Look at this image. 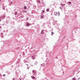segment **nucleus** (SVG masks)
Returning a JSON list of instances; mask_svg holds the SVG:
<instances>
[{
	"label": "nucleus",
	"mask_w": 80,
	"mask_h": 80,
	"mask_svg": "<svg viewBox=\"0 0 80 80\" xmlns=\"http://www.w3.org/2000/svg\"><path fill=\"white\" fill-rule=\"evenodd\" d=\"M54 15H58V16H59V15H60V13L59 12H54Z\"/></svg>",
	"instance_id": "f257e3e1"
},
{
	"label": "nucleus",
	"mask_w": 80,
	"mask_h": 80,
	"mask_svg": "<svg viewBox=\"0 0 80 80\" xmlns=\"http://www.w3.org/2000/svg\"><path fill=\"white\" fill-rule=\"evenodd\" d=\"M32 73L33 74V75H36V72H35V71L34 70H32Z\"/></svg>",
	"instance_id": "f03ea898"
},
{
	"label": "nucleus",
	"mask_w": 80,
	"mask_h": 80,
	"mask_svg": "<svg viewBox=\"0 0 80 80\" xmlns=\"http://www.w3.org/2000/svg\"><path fill=\"white\" fill-rule=\"evenodd\" d=\"M26 26H29L30 25V24H29L28 22L26 23Z\"/></svg>",
	"instance_id": "7ed1b4c3"
},
{
	"label": "nucleus",
	"mask_w": 80,
	"mask_h": 80,
	"mask_svg": "<svg viewBox=\"0 0 80 80\" xmlns=\"http://www.w3.org/2000/svg\"><path fill=\"white\" fill-rule=\"evenodd\" d=\"M41 18H44V16L43 15H42L41 16Z\"/></svg>",
	"instance_id": "20e7f679"
},
{
	"label": "nucleus",
	"mask_w": 80,
	"mask_h": 80,
	"mask_svg": "<svg viewBox=\"0 0 80 80\" xmlns=\"http://www.w3.org/2000/svg\"><path fill=\"white\" fill-rule=\"evenodd\" d=\"M42 13L43 14V13H45V11L44 10H42Z\"/></svg>",
	"instance_id": "39448f33"
},
{
	"label": "nucleus",
	"mask_w": 80,
	"mask_h": 80,
	"mask_svg": "<svg viewBox=\"0 0 80 80\" xmlns=\"http://www.w3.org/2000/svg\"><path fill=\"white\" fill-rule=\"evenodd\" d=\"M31 78H32V79H35V78L34 77V76H32Z\"/></svg>",
	"instance_id": "423d86ee"
},
{
	"label": "nucleus",
	"mask_w": 80,
	"mask_h": 80,
	"mask_svg": "<svg viewBox=\"0 0 80 80\" xmlns=\"http://www.w3.org/2000/svg\"><path fill=\"white\" fill-rule=\"evenodd\" d=\"M38 63V62H36L35 63V65H37Z\"/></svg>",
	"instance_id": "0eeeda50"
},
{
	"label": "nucleus",
	"mask_w": 80,
	"mask_h": 80,
	"mask_svg": "<svg viewBox=\"0 0 80 80\" xmlns=\"http://www.w3.org/2000/svg\"><path fill=\"white\" fill-rule=\"evenodd\" d=\"M43 33V30H42L41 33V34H42V33Z\"/></svg>",
	"instance_id": "6e6552de"
},
{
	"label": "nucleus",
	"mask_w": 80,
	"mask_h": 80,
	"mask_svg": "<svg viewBox=\"0 0 80 80\" xmlns=\"http://www.w3.org/2000/svg\"><path fill=\"white\" fill-rule=\"evenodd\" d=\"M54 33H53V32H52V33H51V35H53Z\"/></svg>",
	"instance_id": "1a4fd4ad"
},
{
	"label": "nucleus",
	"mask_w": 80,
	"mask_h": 80,
	"mask_svg": "<svg viewBox=\"0 0 80 80\" xmlns=\"http://www.w3.org/2000/svg\"><path fill=\"white\" fill-rule=\"evenodd\" d=\"M24 8L25 9H26L27 8V7L25 6H24Z\"/></svg>",
	"instance_id": "9d476101"
},
{
	"label": "nucleus",
	"mask_w": 80,
	"mask_h": 80,
	"mask_svg": "<svg viewBox=\"0 0 80 80\" xmlns=\"http://www.w3.org/2000/svg\"><path fill=\"white\" fill-rule=\"evenodd\" d=\"M47 12H48L49 11V9H48L46 10Z\"/></svg>",
	"instance_id": "9b49d317"
},
{
	"label": "nucleus",
	"mask_w": 80,
	"mask_h": 80,
	"mask_svg": "<svg viewBox=\"0 0 80 80\" xmlns=\"http://www.w3.org/2000/svg\"><path fill=\"white\" fill-rule=\"evenodd\" d=\"M75 78H72V80H75Z\"/></svg>",
	"instance_id": "f8f14e48"
},
{
	"label": "nucleus",
	"mask_w": 80,
	"mask_h": 80,
	"mask_svg": "<svg viewBox=\"0 0 80 80\" xmlns=\"http://www.w3.org/2000/svg\"><path fill=\"white\" fill-rule=\"evenodd\" d=\"M38 3H40V1H38Z\"/></svg>",
	"instance_id": "ddd939ff"
},
{
	"label": "nucleus",
	"mask_w": 80,
	"mask_h": 80,
	"mask_svg": "<svg viewBox=\"0 0 80 80\" xmlns=\"http://www.w3.org/2000/svg\"><path fill=\"white\" fill-rule=\"evenodd\" d=\"M69 4H71V3H72L71 2H69Z\"/></svg>",
	"instance_id": "4468645a"
},
{
	"label": "nucleus",
	"mask_w": 80,
	"mask_h": 80,
	"mask_svg": "<svg viewBox=\"0 0 80 80\" xmlns=\"http://www.w3.org/2000/svg\"><path fill=\"white\" fill-rule=\"evenodd\" d=\"M78 80H80V78L78 79Z\"/></svg>",
	"instance_id": "2eb2a0df"
},
{
	"label": "nucleus",
	"mask_w": 80,
	"mask_h": 80,
	"mask_svg": "<svg viewBox=\"0 0 80 80\" xmlns=\"http://www.w3.org/2000/svg\"><path fill=\"white\" fill-rule=\"evenodd\" d=\"M17 12H16V15H17Z\"/></svg>",
	"instance_id": "dca6fc26"
},
{
	"label": "nucleus",
	"mask_w": 80,
	"mask_h": 80,
	"mask_svg": "<svg viewBox=\"0 0 80 80\" xmlns=\"http://www.w3.org/2000/svg\"><path fill=\"white\" fill-rule=\"evenodd\" d=\"M3 76H5V74H4L3 75Z\"/></svg>",
	"instance_id": "f3484780"
},
{
	"label": "nucleus",
	"mask_w": 80,
	"mask_h": 80,
	"mask_svg": "<svg viewBox=\"0 0 80 80\" xmlns=\"http://www.w3.org/2000/svg\"><path fill=\"white\" fill-rule=\"evenodd\" d=\"M13 80H15V79L13 78Z\"/></svg>",
	"instance_id": "a211bd4d"
},
{
	"label": "nucleus",
	"mask_w": 80,
	"mask_h": 80,
	"mask_svg": "<svg viewBox=\"0 0 80 80\" xmlns=\"http://www.w3.org/2000/svg\"><path fill=\"white\" fill-rule=\"evenodd\" d=\"M1 21V19H0V21Z\"/></svg>",
	"instance_id": "6ab92c4d"
},
{
	"label": "nucleus",
	"mask_w": 80,
	"mask_h": 80,
	"mask_svg": "<svg viewBox=\"0 0 80 80\" xmlns=\"http://www.w3.org/2000/svg\"><path fill=\"white\" fill-rule=\"evenodd\" d=\"M27 19L28 20V18H27Z\"/></svg>",
	"instance_id": "aec40b11"
},
{
	"label": "nucleus",
	"mask_w": 80,
	"mask_h": 80,
	"mask_svg": "<svg viewBox=\"0 0 80 80\" xmlns=\"http://www.w3.org/2000/svg\"><path fill=\"white\" fill-rule=\"evenodd\" d=\"M1 1V0H0V1Z\"/></svg>",
	"instance_id": "412c9836"
}]
</instances>
